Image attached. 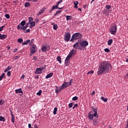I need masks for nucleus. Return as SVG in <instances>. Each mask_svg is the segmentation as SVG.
<instances>
[{
  "instance_id": "1",
  "label": "nucleus",
  "mask_w": 128,
  "mask_h": 128,
  "mask_svg": "<svg viewBox=\"0 0 128 128\" xmlns=\"http://www.w3.org/2000/svg\"><path fill=\"white\" fill-rule=\"evenodd\" d=\"M112 69V68L110 63L108 62V61H102L100 63L98 67L97 74L98 76L104 74H106V72H110Z\"/></svg>"
},
{
  "instance_id": "2",
  "label": "nucleus",
  "mask_w": 128,
  "mask_h": 128,
  "mask_svg": "<svg viewBox=\"0 0 128 128\" xmlns=\"http://www.w3.org/2000/svg\"><path fill=\"white\" fill-rule=\"evenodd\" d=\"M76 54V50H75L74 49H72L68 55L67 56L65 60V66H68L70 64V58H72V56L74 54Z\"/></svg>"
},
{
  "instance_id": "3",
  "label": "nucleus",
  "mask_w": 128,
  "mask_h": 128,
  "mask_svg": "<svg viewBox=\"0 0 128 128\" xmlns=\"http://www.w3.org/2000/svg\"><path fill=\"white\" fill-rule=\"evenodd\" d=\"M82 34L75 33L72 36L70 42H74V40H78H78H80V38H82Z\"/></svg>"
},
{
  "instance_id": "4",
  "label": "nucleus",
  "mask_w": 128,
  "mask_h": 128,
  "mask_svg": "<svg viewBox=\"0 0 128 128\" xmlns=\"http://www.w3.org/2000/svg\"><path fill=\"white\" fill-rule=\"evenodd\" d=\"M116 30H118V27L116 26V24H114L111 26L110 29V32L111 34L114 35L116 34Z\"/></svg>"
},
{
  "instance_id": "5",
  "label": "nucleus",
  "mask_w": 128,
  "mask_h": 128,
  "mask_svg": "<svg viewBox=\"0 0 128 128\" xmlns=\"http://www.w3.org/2000/svg\"><path fill=\"white\" fill-rule=\"evenodd\" d=\"M87 46H88V41L86 40H80V46L82 50H84V48H86Z\"/></svg>"
},
{
  "instance_id": "6",
  "label": "nucleus",
  "mask_w": 128,
  "mask_h": 128,
  "mask_svg": "<svg viewBox=\"0 0 128 128\" xmlns=\"http://www.w3.org/2000/svg\"><path fill=\"white\" fill-rule=\"evenodd\" d=\"M73 48H76V50H82V48H80V40H78V42L74 44L73 45Z\"/></svg>"
},
{
  "instance_id": "7",
  "label": "nucleus",
  "mask_w": 128,
  "mask_h": 128,
  "mask_svg": "<svg viewBox=\"0 0 128 128\" xmlns=\"http://www.w3.org/2000/svg\"><path fill=\"white\" fill-rule=\"evenodd\" d=\"M41 50L42 52H48V50H50V46L46 44V46H42Z\"/></svg>"
},
{
  "instance_id": "8",
  "label": "nucleus",
  "mask_w": 128,
  "mask_h": 128,
  "mask_svg": "<svg viewBox=\"0 0 128 128\" xmlns=\"http://www.w3.org/2000/svg\"><path fill=\"white\" fill-rule=\"evenodd\" d=\"M30 50L31 52V54H36V52H38L36 46L34 44L32 45L30 47Z\"/></svg>"
},
{
  "instance_id": "9",
  "label": "nucleus",
  "mask_w": 128,
  "mask_h": 128,
  "mask_svg": "<svg viewBox=\"0 0 128 128\" xmlns=\"http://www.w3.org/2000/svg\"><path fill=\"white\" fill-rule=\"evenodd\" d=\"M112 8V6L110 5H107L105 7V10H104V14H106V16H108V12H110V9Z\"/></svg>"
},
{
  "instance_id": "10",
  "label": "nucleus",
  "mask_w": 128,
  "mask_h": 128,
  "mask_svg": "<svg viewBox=\"0 0 128 128\" xmlns=\"http://www.w3.org/2000/svg\"><path fill=\"white\" fill-rule=\"evenodd\" d=\"M70 33H66L64 36V40L65 42H70Z\"/></svg>"
},
{
  "instance_id": "11",
  "label": "nucleus",
  "mask_w": 128,
  "mask_h": 128,
  "mask_svg": "<svg viewBox=\"0 0 128 128\" xmlns=\"http://www.w3.org/2000/svg\"><path fill=\"white\" fill-rule=\"evenodd\" d=\"M92 110L94 112V116H96V118H98V108H94L92 106Z\"/></svg>"
},
{
  "instance_id": "12",
  "label": "nucleus",
  "mask_w": 128,
  "mask_h": 128,
  "mask_svg": "<svg viewBox=\"0 0 128 128\" xmlns=\"http://www.w3.org/2000/svg\"><path fill=\"white\" fill-rule=\"evenodd\" d=\"M94 116L92 111L90 112V113L88 114V118L90 120H94Z\"/></svg>"
},
{
  "instance_id": "13",
  "label": "nucleus",
  "mask_w": 128,
  "mask_h": 128,
  "mask_svg": "<svg viewBox=\"0 0 128 128\" xmlns=\"http://www.w3.org/2000/svg\"><path fill=\"white\" fill-rule=\"evenodd\" d=\"M68 86V82H64L62 84L61 86V88L62 90H64V88H66Z\"/></svg>"
},
{
  "instance_id": "14",
  "label": "nucleus",
  "mask_w": 128,
  "mask_h": 128,
  "mask_svg": "<svg viewBox=\"0 0 128 128\" xmlns=\"http://www.w3.org/2000/svg\"><path fill=\"white\" fill-rule=\"evenodd\" d=\"M42 72L40 68H36L34 74H42Z\"/></svg>"
},
{
  "instance_id": "15",
  "label": "nucleus",
  "mask_w": 128,
  "mask_h": 128,
  "mask_svg": "<svg viewBox=\"0 0 128 128\" xmlns=\"http://www.w3.org/2000/svg\"><path fill=\"white\" fill-rule=\"evenodd\" d=\"M16 94H24V92H22V88H20L19 89H17L15 90Z\"/></svg>"
},
{
  "instance_id": "16",
  "label": "nucleus",
  "mask_w": 128,
  "mask_h": 128,
  "mask_svg": "<svg viewBox=\"0 0 128 128\" xmlns=\"http://www.w3.org/2000/svg\"><path fill=\"white\" fill-rule=\"evenodd\" d=\"M44 10H46V8H42L38 12V16H40V14H42L44 12Z\"/></svg>"
},
{
  "instance_id": "17",
  "label": "nucleus",
  "mask_w": 128,
  "mask_h": 128,
  "mask_svg": "<svg viewBox=\"0 0 128 128\" xmlns=\"http://www.w3.org/2000/svg\"><path fill=\"white\" fill-rule=\"evenodd\" d=\"M10 112L11 114V120L12 122H14V114H12V110H10Z\"/></svg>"
},
{
  "instance_id": "18",
  "label": "nucleus",
  "mask_w": 128,
  "mask_h": 128,
  "mask_svg": "<svg viewBox=\"0 0 128 128\" xmlns=\"http://www.w3.org/2000/svg\"><path fill=\"white\" fill-rule=\"evenodd\" d=\"M8 38V36L6 34H0V40H4V38Z\"/></svg>"
},
{
  "instance_id": "19",
  "label": "nucleus",
  "mask_w": 128,
  "mask_h": 128,
  "mask_svg": "<svg viewBox=\"0 0 128 128\" xmlns=\"http://www.w3.org/2000/svg\"><path fill=\"white\" fill-rule=\"evenodd\" d=\"M62 90V87L60 88H58V86H56V88L55 90V92L56 94H58V92H60V90Z\"/></svg>"
},
{
  "instance_id": "20",
  "label": "nucleus",
  "mask_w": 128,
  "mask_h": 128,
  "mask_svg": "<svg viewBox=\"0 0 128 128\" xmlns=\"http://www.w3.org/2000/svg\"><path fill=\"white\" fill-rule=\"evenodd\" d=\"M56 8H58V6H52V9L50 10V12H52L54 10H56Z\"/></svg>"
},
{
  "instance_id": "21",
  "label": "nucleus",
  "mask_w": 128,
  "mask_h": 128,
  "mask_svg": "<svg viewBox=\"0 0 128 128\" xmlns=\"http://www.w3.org/2000/svg\"><path fill=\"white\" fill-rule=\"evenodd\" d=\"M24 28V26H20V24L18 25L17 26L18 30H25Z\"/></svg>"
},
{
  "instance_id": "22",
  "label": "nucleus",
  "mask_w": 128,
  "mask_h": 128,
  "mask_svg": "<svg viewBox=\"0 0 128 128\" xmlns=\"http://www.w3.org/2000/svg\"><path fill=\"white\" fill-rule=\"evenodd\" d=\"M52 74H54V73L50 72L46 76V78H52Z\"/></svg>"
},
{
  "instance_id": "23",
  "label": "nucleus",
  "mask_w": 128,
  "mask_h": 128,
  "mask_svg": "<svg viewBox=\"0 0 128 128\" xmlns=\"http://www.w3.org/2000/svg\"><path fill=\"white\" fill-rule=\"evenodd\" d=\"M30 42V40H28L26 42L22 43V46H26V44H28V43Z\"/></svg>"
},
{
  "instance_id": "24",
  "label": "nucleus",
  "mask_w": 128,
  "mask_h": 128,
  "mask_svg": "<svg viewBox=\"0 0 128 128\" xmlns=\"http://www.w3.org/2000/svg\"><path fill=\"white\" fill-rule=\"evenodd\" d=\"M12 70V66H8V68H6V70L4 71V72H8V70Z\"/></svg>"
},
{
  "instance_id": "25",
  "label": "nucleus",
  "mask_w": 128,
  "mask_h": 128,
  "mask_svg": "<svg viewBox=\"0 0 128 128\" xmlns=\"http://www.w3.org/2000/svg\"><path fill=\"white\" fill-rule=\"evenodd\" d=\"M114 40H112V39L109 40L108 42V46H112V44Z\"/></svg>"
},
{
  "instance_id": "26",
  "label": "nucleus",
  "mask_w": 128,
  "mask_h": 128,
  "mask_svg": "<svg viewBox=\"0 0 128 128\" xmlns=\"http://www.w3.org/2000/svg\"><path fill=\"white\" fill-rule=\"evenodd\" d=\"M100 100H103V102H108V98H104V96H102Z\"/></svg>"
},
{
  "instance_id": "27",
  "label": "nucleus",
  "mask_w": 128,
  "mask_h": 128,
  "mask_svg": "<svg viewBox=\"0 0 128 128\" xmlns=\"http://www.w3.org/2000/svg\"><path fill=\"white\" fill-rule=\"evenodd\" d=\"M78 1H76L74 2V8H78Z\"/></svg>"
},
{
  "instance_id": "28",
  "label": "nucleus",
  "mask_w": 128,
  "mask_h": 128,
  "mask_svg": "<svg viewBox=\"0 0 128 128\" xmlns=\"http://www.w3.org/2000/svg\"><path fill=\"white\" fill-rule=\"evenodd\" d=\"M65 16L66 17V20L67 22L68 20H72V16Z\"/></svg>"
},
{
  "instance_id": "29",
  "label": "nucleus",
  "mask_w": 128,
  "mask_h": 128,
  "mask_svg": "<svg viewBox=\"0 0 128 128\" xmlns=\"http://www.w3.org/2000/svg\"><path fill=\"white\" fill-rule=\"evenodd\" d=\"M74 102L69 104L68 106V108H72V106H74Z\"/></svg>"
},
{
  "instance_id": "30",
  "label": "nucleus",
  "mask_w": 128,
  "mask_h": 128,
  "mask_svg": "<svg viewBox=\"0 0 128 128\" xmlns=\"http://www.w3.org/2000/svg\"><path fill=\"white\" fill-rule=\"evenodd\" d=\"M98 120H93V124L94 126H98Z\"/></svg>"
},
{
  "instance_id": "31",
  "label": "nucleus",
  "mask_w": 128,
  "mask_h": 128,
  "mask_svg": "<svg viewBox=\"0 0 128 128\" xmlns=\"http://www.w3.org/2000/svg\"><path fill=\"white\" fill-rule=\"evenodd\" d=\"M26 21L23 20L20 22V25L22 26H26Z\"/></svg>"
},
{
  "instance_id": "32",
  "label": "nucleus",
  "mask_w": 128,
  "mask_h": 128,
  "mask_svg": "<svg viewBox=\"0 0 128 128\" xmlns=\"http://www.w3.org/2000/svg\"><path fill=\"white\" fill-rule=\"evenodd\" d=\"M4 76H6V74L4 73H2V75L1 76H0V80H2V79L4 78H6Z\"/></svg>"
},
{
  "instance_id": "33",
  "label": "nucleus",
  "mask_w": 128,
  "mask_h": 128,
  "mask_svg": "<svg viewBox=\"0 0 128 128\" xmlns=\"http://www.w3.org/2000/svg\"><path fill=\"white\" fill-rule=\"evenodd\" d=\"M0 122H6V118L2 116H0Z\"/></svg>"
},
{
  "instance_id": "34",
  "label": "nucleus",
  "mask_w": 128,
  "mask_h": 128,
  "mask_svg": "<svg viewBox=\"0 0 128 128\" xmlns=\"http://www.w3.org/2000/svg\"><path fill=\"white\" fill-rule=\"evenodd\" d=\"M34 22V18L32 17H30L28 18V22L30 24V22Z\"/></svg>"
},
{
  "instance_id": "35",
  "label": "nucleus",
  "mask_w": 128,
  "mask_h": 128,
  "mask_svg": "<svg viewBox=\"0 0 128 128\" xmlns=\"http://www.w3.org/2000/svg\"><path fill=\"white\" fill-rule=\"evenodd\" d=\"M56 60L58 62H59L60 64H62V58H60V56H58Z\"/></svg>"
},
{
  "instance_id": "36",
  "label": "nucleus",
  "mask_w": 128,
  "mask_h": 128,
  "mask_svg": "<svg viewBox=\"0 0 128 128\" xmlns=\"http://www.w3.org/2000/svg\"><path fill=\"white\" fill-rule=\"evenodd\" d=\"M56 112H58V108L56 107L54 108L53 114H56Z\"/></svg>"
},
{
  "instance_id": "37",
  "label": "nucleus",
  "mask_w": 128,
  "mask_h": 128,
  "mask_svg": "<svg viewBox=\"0 0 128 128\" xmlns=\"http://www.w3.org/2000/svg\"><path fill=\"white\" fill-rule=\"evenodd\" d=\"M60 12H62V10H56V14H54V16H58Z\"/></svg>"
},
{
  "instance_id": "38",
  "label": "nucleus",
  "mask_w": 128,
  "mask_h": 128,
  "mask_svg": "<svg viewBox=\"0 0 128 128\" xmlns=\"http://www.w3.org/2000/svg\"><path fill=\"white\" fill-rule=\"evenodd\" d=\"M30 6V4L28 2H26L24 4V6H26V8H28Z\"/></svg>"
},
{
  "instance_id": "39",
  "label": "nucleus",
  "mask_w": 128,
  "mask_h": 128,
  "mask_svg": "<svg viewBox=\"0 0 128 128\" xmlns=\"http://www.w3.org/2000/svg\"><path fill=\"white\" fill-rule=\"evenodd\" d=\"M74 82V80L72 79H71L69 82H68V86H72V82Z\"/></svg>"
},
{
  "instance_id": "40",
  "label": "nucleus",
  "mask_w": 128,
  "mask_h": 128,
  "mask_svg": "<svg viewBox=\"0 0 128 128\" xmlns=\"http://www.w3.org/2000/svg\"><path fill=\"white\" fill-rule=\"evenodd\" d=\"M24 42V40L22 38H20L18 40V42H19V44H22Z\"/></svg>"
},
{
  "instance_id": "41",
  "label": "nucleus",
  "mask_w": 128,
  "mask_h": 128,
  "mask_svg": "<svg viewBox=\"0 0 128 128\" xmlns=\"http://www.w3.org/2000/svg\"><path fill=\"white\" fill-rule=\"evenodd\" d=\"M53 28L55 30H58V24H54L53 26Z\"/></svg>"
},
{
  "instance_id": "42",
  "label": "nucleus",
  "mask_w": 128,
  "mask_h": 128,
  "mask_svg": "<svg viewBox=\"0 0 128 128\" xmlns=\"http://www.w3.org/2000/svg\"><path fill=\"white\" fill-rule=\"evenodd\" d=\"M31 26H36V22H33L30 23Z\"/></svg>"
},
{
  "instance_id": "43",
  "label": "nucleus",
  "mask_w": 128,
  "mask_h": 128,
  "mask_svg": "<svg viewBox=\"0 0 128 128\" xmlns=\"http://www.w3.org/2000/svg\"><path fill=\"white\" fill-rule=\"evenodd\" d=\"M4 104V100H0V106H2Z\"/></svg>"
},
{
  "instance_id": "44",
  "label": "nucleus",
  "mask_w": 128,
  "mask_h": 128,
  "mask_svg": "<svg viewBox=\"0 0 128 128\" xmlns=\"http://www.w3.org/2000/svg\"><path fill=\"white\" fill-rule=\"evenodd\" d=\"M28 24H30V23H26V25L25 26H24V29L26 30V28H28Z\"/></svg>"
},
{
  "instance_id": "45",
  "label": "nucleus",
  "mask_w": 128,
  "mask_h": 128,
  "mask_svg": "<svg viewBox=\"0 0 128 128\" xmlns=\"http://www.w3.org/2000/svg\"><path fill=\"white\" fill-rule=\"evenodd\" d=\"M78 98L76 96H75L72 98V100H78Z\"/></svg>"
},
{
  "instance_id": "46",
  "label": "nucleus",
  "mask_w": 128,
  "mask_h": 128,
  "mask_svg": "<svg viewBox=\"0 0 128 128\" xmlns=\"http://www.w3.org/2000/svg\"><path fill=\"white\" fill-rule=\"evenodd\" d=\"M104 52H110V49L108 48H106L104 49Z\"/></svg>"
},
{
  "instance_id": "47",
  "label": "nucleus",
  "mask_w": 128,
  "mask_h": 128,
  "mask_svg": "<svg viewBox=\"0 0 128 128\" xmlns=\"http://www.w3.org/2000/svg\"><path fill=\"white\" fill-rule=\"evenodd\" d=\"M94 70H90L87 73V74H94Z\"/></svg>"
},
{
  "instance_id": "48",
  "label": "nucleus",
  "mask_w": 128,
  "mask_h": 128,
  "mask_svg": "<svg viewBox=\"0 0 128 128\" xmlns=\"http://www.w3.org/2000/svg\"><path fill=\"white\" fill-rule=\"evenodd\" d=\"M37 96H40L42 94V90H40L38 92L36 93Z\"/></svg>"
},
{
  "instance_id": "49",
  "label": "nucleus",
  "mask_w": 128,
  "mask_h": 128,
  "mask_svg": "<svg viewBox=\"0 0 128 128\" xmlns=\"http://www.w3.org/2000/svg\"><path fill=\"white\" fill-rule=\"evenodd\" d=\"M5 18H7V19H8L10 18V14H6L5 15Z\"/></svg>"
},
{
  "instance_id": "50",
  "label": "nucleus",
  "mask_w": 128,
  "mask_h": 128,
  "mask_svg": "<svg viewBox=\"0 0 128 128\" xmlns=\"http://www.w3.org/2000/svg\"><path fill=\"white\" fill-rule=\"evenodd\" d=\"M40 68L41 70V72H42V70H44V69L46 68V66L40 67Z\"/></svg>"
},
{
  "instance_id": "51",
  "label": "nucleus",
  "mask_w": 128,
  "mask_h": 128,
  "mask_svg": "<svg viewBox=\"0 0 128 128\" xmlns=\"http://www.w3.org/2000/svg\"><path fill=\"white\" fill-rule=\"evenodd\" d=\"M5 26H3L0 27V32H2V30H4V28H5Z\"/></svg>"
},
{
  "instance_id": "52",
  "label": "nucleus",
  "mask_w": 128,
  "mask_h": 128,
  "mask_svg": "<svg viewBox=\"0 0 128 128\" xmlns=\"http://www.w3.org/2000/svg\"><path fill=\"white\" fill-rule=\"evenodd\" d=\"M30 32V29H27L26 30V31L24 32L26 34H27V32Z\"/></svg>"
},
{
  "instance_id": "53",
  "label": "nucleus",
  "mask_w": 128,
  "mask_h": 128,
  "mask_svg": "<svg viewBox=\"0 0 128 128\" xmlns=\"http://www.w3.org/2000/svg\"><path fill=\"white\" fill-rule=\"evenodd\" d=\"M28 0V2H32H32H38V0Z\"/></svg>"
},
{
  "instance_id": "54",
  "label": "nucleus",
  "mask_w": 128,
  "mask_h": 128,
  "mask_svg": "<svg viewBox=\"0 0 128 128\" xmlns=\"http://www.w3.org/2000/svg\"><path fill=\"white\" fill-rule=\"evenodd\" d=\"M10 74H11V73H10V71H9L7 72V76H10Z\"/></svg>"
},
{
  "instance_id": "55",
  "label": "nucleus",
  "mask_w": 128,
  "mask_h": 128,
  "mask_svg": "<svg viewBox=\"0 0 128 128\" xmlns=\"http://www.w3.org/2000/svg\"><path fill=\"white\" fill-rule=\"evenodd\" d=\"M18 58H19L18 56H16L14 58V60H18Z\"/></svg>"
},
{
  "instance_id": "56",
  "label": "nucleus",
  "mask_w": 128,
  "mask_h": 128,
  "mask_svg": "<svg viewBox=\"0 0 128 128\" xmlns=\"http://www.w3.org/2000/svg\"><path fill=\"white\" fill-rule=\"evenodd\" d=\"M33 59H34V60H38V57L36 56H34Z\"/></svg>"
},
{
  "instance_id": "57",
  "label": "nucleus",
  "mask_w": 128,
  "mask_h": 128,
  "mask_svg": "<svg viewBox=\"0 0 128 128\" xmlns=\"http://www.w3.org/2000/svg\"><path fill=\"white\" fill-rule=\"evenodd\" d=\"M18 48H15L13 52H18Z\"/></svg>"
},
{
  "instance_id": "58",
  "label": "nucleus",
  "mask_w": 128,
  "mask_h": 128,
  "mask_svg": "<svg viewBox=\"0 0 128 128\" xmlns=\"http://www.w3.org/2000/svg\"><path fill=\"white\" fill-rule=\"evenodd\" d=\"M28 128H32V124H30L28 125Z\"/></svg>"
},
{
  "instance_id": "59",
  "label": "nucleus",
  "mask_w": 128,
  "mask_h": 128,
  "mask_svg": "<svg viewBox=\"0 0 128 128\" xmlns=\"http://www.w3.org/2000/svg\"><path fill=\"white\" fill-rule=\"evenodd\" d=\"M74 106L75 108H78V104H76L74 105Z\"/></svg>"
},
{
  "instance_id": "60",
  "label": "nucleus",
  "mask_w": 128,
  "mask_h": 128,
  "mask_svg": "<svg viewBox=\"0 0 128 128\" xmlns=\"http://www.w3.org/2000/svg\"><path fill=\"white\" fill-rule=\"evenodd\" d=\"M34 128H38V125H36V124H35L34 125Z\"/></svg>"
},
{
  "instance_id": "61",
  "label": "nucleus",
  "mask_w": 128,
  "mask_h": 128,
  "mask_svg": "<svg viewBox=\"0 0 128 128\" xmlns=\"http://www.w3.org/2000/svg\"><path fill=\"white\" fill-rule=\"evenodd\" d=\"M21 78H22L23 80H24V75H22L21 76Z\"/></svg>"
},
{
  "instance_id": "62",
  "label": "nucleus",
  "mask_w": 128,
  "mask_h": 128,
  "mask_svg": "<svg viewBox=\"0 0 128 128\" xmlns=\"http://www.w3.org/2000/svg\"><path fill=\"white\" fill-rule=\"evenodd\" d=\"M94 94H96V92L94 91H92V96H94Z\"/></svg>"
},
{
  "instance_id": "63",
  "label": "nucleus",
  "mask_w": 128,
  "mask_h": 128,
  "mask_svg": "<svg viewBox=\"0 0 128 128\" xmlns=\"http://www.w3.org/2000/svg\"><path fill=\"white\" fill-rule=\"evenodd\" d=\"M58 2V4H62V0H60Z\"/></svg>"
},
{
  "instance_id": "64",
  "label": "nucleus",
  "mask_w": 128,
  "mask_h": 128,
  "mask_svg": "<svg viewBox=\"0 0 128 128\" xmlns=\"http://www.w3.org/2000/svg\"><path fill=\"white\" fill-rule=\"evenodd\" d=\"M36 22H38L39 20L38 18L35 20Z\"/></svg>"
}]
</instances>
